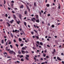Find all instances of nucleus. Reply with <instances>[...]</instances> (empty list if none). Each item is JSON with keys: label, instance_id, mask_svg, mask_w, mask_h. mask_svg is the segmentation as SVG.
<instances>
[{"label": "nucleus", "instance_id": "nucleus-1", "mask_svg": "<svg viewBox=\"0 0 64 64\" xmlns=\"http://www.w3.org/2000/svg\"><path fill=\"white\" fill-rule=\"evenodd\" d=\"M21 1L22 3H24V4H25V5H26V8L28 9V11H29V12H30V8H29V7H28V5H27V4H26V3L25 2H23L22 1Z\"/></svg>", "mask_w": 64, "mask_h": 64}, {"label": "nucleus", "instance_id": "nucleus-2", "mask_svg": "<svg viewBox=\"0 0 64 64\" xmlns=\"http://www.w3.org/2000/svg\"><path fill=\"white\" fill-rule=\"evenodd\" d=\"M9 53L10 54H13L14 55H16V53H15V52L13 51L12 50H10L9 51Z\"/></svg>", "mask_w": 64, "mask_h": 64}, {"label": "nucleus", "instance_id": "nucleus-3", "mask_svg": "<svg viewBox=\"0 0 64 64\" xmlns=\"http://www.w3.org/2000/svg\"><path fill=\"white\" fill-rule=\"evenodd\" d=\"M36 20V18H32L31 20V21H32L33 22H35V21Z\"/></svg>", "mask_w": 64, "mask_h": 64}, {"label": "nucleus", "instance_id": "nucleus-4", "mask_svg": "<svg viewBox=\"0 0 64 64\" xmlns=\"http://www.w3.org/2000/svg\"><path fill=\"white\" fill-rule=\"evenodd\" d=\"M27 48V46H25V47H23L22 48V50H26V48Z\"/></svg>", "mask_w": 64, "mask_h": 64}, {"label": "nucleus", "instance_id": "nucleus-5", "mask_svg": "<svg viewBox=\"0 0 64 64\" xmlns=\"http://www.w3.org/2000/svg\"><path fill=\"white\" fill-rule=\"evenodd\" d=\"M13 16L14 19L16 20H16V16H15V14L13 15Z\"/></svg>", "mask_w": 64, "mask_h": 64}, {"label": "nucleus", "instance_id": "nucleus-6", "mask_svg": "<svg viewBox=\"0 0 64 64\" xmlns=\"http://www.w3.org/2000/svg\"><path fill=\"white\" fill-rule=\"evenodd\" d=\"M4 55L5 56H8V54H7V53L6 52L4 53Z\"/></svg>", "mask_w": 64, "mask_h": 64}, {"label": "nucleus", "instance_id": "nucleus-7", "mask_svg": "<svg viewBox=\"0 0 64 64\" xmlns=\"http://www.w3.org/2000/svg\"><path fill=\"white\" fill-rule=\"evenodd\" d=\"M19 18L20 19H22V15L21 14L19 15Z\"/></svg>", "mask_w": 64, "mask_h": 64}, {"label": "nucleus", "instance_id": "nucleus-8", "mask_svg": "<svg viewBox=\"0 0 64 64\" xmlns=\"http://www.w3.org/2000/svg\"><path fill=\"white\" fill-rule=\"evenodd\" d=\"M21 52L22 54H25V53H26V52H25V51L23 50H22Z\"/></svg>", "mask_w": 64, "mask_h": 64}, {"label": "nucleus", "instance_id": "nucleus-9", "mask_svg": "<svg viewBox=\"0 0 64 64\" xmlns=\"http://www.w3.org/2000/svg\"><path fill=\"white\" fill-rule=\"evenodd\" d=\"M24 14L25 15H27V10H25V11L24 12Z\"/></svg>", "mask_w": 64, "mask_h": 64}, {"label": "nucleus", "instance_id": "nucleus-10", "mask_svg": "<svg viewBox=\"0 0 64 64\" xmlns=\"http://www.w3.org/2000/svg\"><path fill=\"white\" fill-rule=\"evenodd\" d=\"M29 58V56H26L25 57V58L27 60H29V58Z\"/></svg>", "mask_w": 64, "mask_h": 64}, {"label": "nucleus", "instance_id": "nucleus-11", "mask_svg": "<svg viewBox=\"0 0 64 64\" xmlns=\"http://www.w3.org/2000/svg\"><path fill=\"white\" fill-rule=\"evenodd\" d=\"M20 8H24V6L23 5H22L21 6H20Z\"/></svg>", "mask_w": 64, "mask_h": 64}, {"label": "nucleus", "instance_id": "nucleus-12", "mask_svg": "<svg viewBox=\"0 0 64 64\" xmlns=\"http://www.w3.org/2000/svg\"><path fill=\"white\" fill-rule=\"evenodd\" d=\"M57 59L58 60H59V61H61V59L58 57H57Z\"/></svg>", "mask_w": 64, "mask_h": 64}, {"label": "nucleus", "instance_id": "nucleus-13", "mask_svg": "<svg viewBox=\"0 0 64 64\" xmlns=\"http://www.w3.org/2000/svg\"><path fill=\"white\" fill-rule=\"evenodd\" d=\"M18 54H21V52H20V50H18Z\"/></svg>", "mask_w": 64, "mask_h": 64}, {"label": "nucleus", "instance_id": "nucleus-14", "mask_svg": "<svg viewBox=\"0 0 64 64\" xmlns=\"http://www.w3.org/2000/svg\"><path fill=\"white\" fill-rule=\"evenodd\" d=\"M36 22H37V23H39L40 21H39V20L38 19L36 20Z\"/></svg>", "mask_w": 64, "mask_h": 64}, {"label": "nucleus", "instance_id": "nucleus-15", "mask_svg": "<svg viewBox=\"0 0 64 64\" xmlns=\"http://www.w3.org/2000/svg\"><path fill=\"white\" fill-rule=\"evenodd\" d=\"M7 23L8 25V27H10V24H9V23L7 22Z\"/></svg>", "mask_w": 64, "mask_h": 64}, {"label": "nucleus", "instance_id": "nucleus-16", "mask_svg": "<svg viewBox=\"0 0 64 64\" xmlns=\"http://www.w3.org/2000/svg\"><path fill=\"white\" fill-rule=\"evenodd\" d=\"M35 37L36 38V39H39V37L38 36H35Z\"/></svg>", "mask_w": 64, "mask_h": 64}, {"label": "nucleus", "instance_id": "nucleus-17", "mask_svg": "<svg viewBox=\"0 0 64 64\" xmlns=\"http://www.w3.org/2000/svg\"><path fill=\"white\" fill-rule=\"evenodd\" d=\"M14 20H10V22L11 23H13V22H14Z\"/></svg>", "mask_w": 64, "mask_h": 64}, {"label": "nucleus", "instance_id": "nucleus-18", "mask_svg": "<svg viewBox=\"0 0 64 64\" xmlns=\"http://www.w3.org/2000/svg\"><path fill=\"white\" fill-rule=\"evenodd\" d=\"M40 45H42V46H43V43L42 42H40Z\"/></svg>", "mask_w": 64, "mask_h": 64}, {"label": "nucleus", "instance_id": "nucleus-19", "mask_svg": "<svg viewBox=\"0 0 64 64\" xmlns=\"http://www.w3.org/2000/svg\"><path fill=\"white\" fill-rule=\"evenodd\" d=\"M18 40H19V42H21V41H22V39H21L20 38H19Z\"/></svg>", "mask_w": 64, "mask_h": 64}, {"label": "nucleus", "instance_id": "nucleus-20", "mask_svg": "<svg viewBox=\"0 0 64 64\" xmlns=\"http://www.w3.org/2000/svg\"><path fill=\"white\" fill-rule=\"evenodd\" d=\"M46 6L47 7H48L50 6V4H46Z\"/></svg>", "mask_w": 64, "mask_h": 64}, {"label": "nucleus", "instance_id": "nucleus-21", "mask_svg": "<svg viewBox=\"0 0 64 64\" xmlns=\"http://www.w3.org/2000/svg\"><path fill=\"white\" fill-rule=\"evenodd\" d=\"M10 35L11 37H12V38H13L14 36L13 35V34H11Z\"/></svg>", "mask_w": 64, "mask_h": 64}, {"label": "nucleus", "instance_id": "nucleus-22", "mask_svg": "<svg viewBox=\"0 0 64 64\" xmlns=\"http://www.w3.org/2000/svg\"><path fill=\"white\" fill-rule=\"evenodd\" d=\"M51 27H52V28H54L55 27V26L54 25V24H52V25Z\"/></svg>", "mask_w": 64, "mask_h": 64}, {"label": "nucleus", "instance_id": "nucleus-23", "mask_svg": "<svg viewBox=\"0 0 64 64\" xmlns=\"http://www.w3.org/2000/svg\"><path fill=\"white\" fill-rule=\"evenodd\" d=\"M1 42L2 44H4V40H2Z\"/></svg>", "mask_w": 64, "mask_h": 64}, {"label": "nucleus", "instance_id": "nucleus-24", "mask_svg": "<svg viewBox=\"0 0 64 64\" xmlns=\"http://www.w3.org/2000/svg\"><path fill=\"white\" fill-rule=\"evenodd\" d=\"M36 43H37L39 45H40V44H39V43H40V42H39L37 41Z\"/></svg>", "mask_w": 64, "mask_h": 64}, {"label": "nucleus", "instance_id": "nucleus-25", "mask_svg": "<svg viewBox=\"0 0 64 64\" xmlns=\"http://www.w3.org/2000/svg\"><path fill=\"white\" fill-rule=\"evenodd\" d=\"M36 17L37 19H38V18H39V16L38 15H36Z\"/></svg>", "mask_w": 64, "mask_h": 64}, {"label": "nucleus", "instance_id": "nucleus-26", "mask_svg": "<svg viewBox=\"0 0 64 64\" xmlns=\"http://www.w3.org/2000/svg\"><path fill=\"white\" fill-rule=\"evenodd\" d=\"M24 25L26 26L27 25H26V22H24Z\"/></svg>", "mask_w": 64, "mask_h": 64}, {"label": "nucleus", "instance_id": "nucleus-27", "mask_svg": "<svg viewBox=\"0 0 64 64\" xmlns=\"http://www.w3.org/2000/svg\"><path fill=\"white\" fill-rule=\"evenodd\" d=\"M36 2H34V6H36Z\"/></svg>", "mask_w": 64, "mask_h": 64}, {"label": "nucleus", "instance_id": "nucleus-28", "mask_svg": "<svg viewBox=\"0 0 64 64\" xmlns=\"http://www.w3.org/2000/svg\"><path fill=\"white\" fill-rule=\"evenodd\" d=\"M8 41H9V42H10L8 43V44H11V42L9 40H8Z\"/></svg>", "mask_w": 64, "mask_h": 64}, {"label": "nucleus", "instance_id": "nucleus-29", "mask_svg": "<svg viewBox=\"0 0 64 64\" xmlns=\"http://www.w3.org/2000/svg\"><path fill=\"white\" fill-rule=\"evenodd\" d=\"M34 31L36 33V34H37L38 33V32H37V31L36 30H34Z\"/></svg>", "mask_w": 64, "mask_h": 64}, {"label": "nucleus", "instance_id": "nucleus-30", "mask_svg": "<svg viewBox=\"0 0 64 64\" xmlns=\"http://www.w3.org/2000/svg\"><path fill=\"white\" fill-rule=\"evenodd\" d=\"M58 9H60V4H59V6H58Z\"/></svg>", "mask_w": 64, "mask_h": 64}, {"label": "nucleus", "instance_id": "nucleus-31", "mask_svg": "<svg viewBox=\"0 0 64 64\" xmlns=\"http://www.w3.org/2000/svg\"><path fill=\"white\" fill-rule=\"evenodd\" d=\"M5 16L6 17H8V14H6L5 15Z\"/></svg>", "mask_w": 64, "mask_h": 64}, {"label": "nucleus", "instance_id": "nucleus-32", "mask_svg": "<svg viewBox=\"0 0 64 64\" xmlns=\"http://www.w3.org/2000/svg\"><path fill=\"white\" fill-rule=\"evenodd\" d=\"M23 45H24V44L22 43L20 44V46H21V47H22V46H23Z\"/></svg>", "mask_w": 64, "mask_h": 64}, {"label": "nucleus", "instance_id": "nucleus-33", "mask_svg": "<svg viewBox=\"0 0 64 64\" xmlns=\"http://www.w3.org/2000/svg\"><path fill=\"white\" fill-rule=\"evenodd\" d=\"M10 47L11 48H12H12H13V46H12V45H10Z\"/></svg>", "mask_w": 64, "mask_h": 64}, {"label": "nucleus", "instance_id": "nucleus-34", "mask_svg": "<svg viewBox=\"0 0 64 64\" xmlns=\"http://www.w3.org/2000/svg\"><path fill=\"white\" fill-rule=\"evenodd\" d=\"M21 61H24V59L22 58L21 59Z\"/></svg>", "mask_w": 64, "mask_h": 64}, {"label": "nucleus", "instance_id": "nucleus-35", "mask_svg": "<svg viewBox=\"0 0 64 64\" xmlns=\"http://www.w3.org/2000/svg\"><path fill=\"white\" fill-rule=\"evenodd\" d=\"M16 47H18L19 46H18V44H16Z\"/></svg>", "mask_w": 64, "mask_h": 64}, {"label": "nucleus", "instance_id": "nucleus-36", "mask_svg": "<svg viewBox=\"0 0 64 64\" xmlns=\"http://www.w3.org/2000/svg\"><path fill=\"white\" fill-rule=\"evenodd\" d=\"M31 33L32 34V35H33V34H34V32L32 31L31 32Z\"/></svg>", "mask_w": 64, "mask_h": 64}, {"label": "nucleus", "instance_id": "nucleus-37", "mask_svg": "<svg viewBox=\"0 0 64 64\" xmlns=\"http://www.w3.org/2000/svg\"><path fill=\"white\" fill-rule=\"evenodd\" d=\"M61 55H62V56H64V53L62 52V53H61Z\"/></svg>", "mask_w": 64, "mask_h": 64}, {"label": "nucleus", "instance_id": "nucleus-38", "mask_svg": "<svg viewBox=\"0 0 64 64\" xmlns=\"http://www.w3.org/2000/svg\"><path fill=\"white\" fill-rule=\"evenodd\" d=\"M17 23H18V24H19V23H20V21H19L18 22H17Z\"/></svg>", "mask_w": 64, "mask_h": 64}, {"label": "nucleus", "instance_id": "nucleus-39", "mask_svg": "<svg viewBox=\"0 0 64 64\" xmlns=\"http://www.w3.org/2000/svg\"><path fill=\"white\" fill-rule=\"evenodd\" d=\"M38 31H41V30L40 29V28H39L38 29Z\"/></svg>", "mask_w": 64, "mask_h": 64}, {"label": "nucleus", "instance_id": "nucleus-40", "mask_svg": "<svg viewBox=\"0 0 64 64\" xmlns=\"http://www.w3.org/2000/svg\"><path fill=\"white\" fill-rule=\"evenodd\" d=\"M54 52H52V54H53L54 55V54H55V53H54Z\"/></svg>", "mask_w": 64, "mask_h": 64}, {"label": "nucleus", "instance_id": "nucleus-41", "mask_svg": "<svg viewBox=\"0 0 64 64\" xmlns=\"http://www.w3.org/2000/svg\"><path fill=\"white\" fill-rule=\"evenodd\" d=\"M14 6V4L13 3H12V7Z\"/></svg>", "mask_w": 64, "mask_h": 64}, {"label": "nucleus", "instance_id": "nucleus-42", "mask_svg": "<svg viewBox=\"0 0 64 64\" xmlns=\"http://www.w3.org/2000/svg\"><path fill=\"white\" fill-rule=\"evenodd\" d=\"M14 9L15 10H18V9H17V8H15Z\"/></svg>", "mask_w": 64, "mask_h": 64}, {"label": "nucleus", "instance_id": "nucleus-43", "mask_svg": "<svg viewBox=\"0 0 64 64\" xmlns=\"http://www.w3.org/2000/svg\"><path fill=\"white\" fill-rule=\"evenodd\" d=\"M19 57L20 58H23V56H19Z\"/></svg>", "mask_w": 64, "mask_h": 64}, {"label": "nucleus", "instance_id": "nucleus-44", "mask_svg": "<svg viewBox=\"0 0 64 64\" xmlns=\"http://www.w3.org/2000/svg\"><path fill=\"white\" fill-rule=\"evenodd\" d=\"M14 42H16V40H14Z\"/></svg>", "mask_w": 64, "mask_h": 64}, {"label": "nucleus", "instance_id": "nucleus-45", "mask_svg": "<svg viewBox=\"0 0 64 64\" xmlns=\"http://www.w3.org/2000/svg\"><path fill=\"white\" fill-rule=\"evenodd\" d=\"M54 52H55H55H56V51H55V49H54Z\"/></svg>", "mask_w": 64, "mask_h": 64}, {"label": "nucleus", "instance_id": "nucleus-46", "mask_svg": "<svg viewBox=\"0 0 64 64\" xmlns=\"http://www.w3.org/2000/svg\"><path fill=\"white\" fill-rule=\"evenodd\" d=\"M8 47L6 46V50H7L8 49Z\"/></svg>", "mask_w": 64, "mask_h": 64}, {"label": "nucleus", "instance_id": "nucleus-47", "mask_svg": "<svg viewBox=\"0 0 64 64\" xmlns=\"http://www.w3.org/2000/svg\"><path fill=\"white\" fill-rule=\"evenodd\" d=\"M32 48H33V49H34V50H35V48L34 47H32Z\"/></svg>", "mask_w": 64, "mask_h": 64}, {"label": "nucleus", "instance_id": "nucleus-48", "mask_svg": "<svg viewBox=\"0 0 64 64\" xmlns=\"http://www.w3.org/2000/svg\"><path fill=\"white\" fill-rule=\"evenodd\" d=\"M8 10H10L11 9V8H10L8 7Z\"/></svg>", "mask_w": 64, "mask_h": 64}, {"label": "nucleus", "instance_id": "nucleus-49", "mask_svg": "<svg viewBox=\"0 0 64 64\" xmlns=\"http://www.w3.org/2000/svg\"><path fill=\"white\" fill-rule=\"evenodd\" d=\"M39 13L40 15H41V12H39Z\"/></svg>", "mask_w": 64, "mask_h": 64}, {"label": "nucleus", "instance_id": "nucleus-50", "mask_svg": "<svg viewBox=\"0 0 64 64\" xmlns=\"http://www.w3.org/2000/svg\"><path fill=\"white\" fill-rule=\"evenodd\" d=\"M16 62H17V63H20V62H19V61H16Z\"/></svg>", "mask_w": 64, "mask_h": 64}, {"label": "nucleus", "instance_id": "nucleus-51", "mask_svg": "<svg viewBox=\"0 0 64 64\" xmlns=\"http://www.w3.org/2000/svg\"><path fill=\"white\" fill-rule=\"evenodd\" d=\"M6 46H7V45H8V44H7V42H6Z\"/></svg>", "mask_w": 64, "mask_h": 64}, {"label": "nucleus", "instance_id": "nucleus-52", "mask_svg": "<svg viewBox=\"0 0 64 64\" xmlns=\"http://www.w3.org/2000/svg\"><path fill=\"white\" fill-rule=\"evenodd\" d=\"M36 26V27L37 28H39V27L38 26Z\"/></svg>", "mask_w": 64, "mask_h": 64}, {"label": "nucleus", "instance_id": "nucleus-53", "mask_svg": "<svg viewBox=\"0 0 64 64\" xmlns=\"http://www.w3.org/2000/svg\"><path fill=\"white\" fill-rule=\"evenodd\" d=\"M34 59L35 61H36V58H35V57H34Z\"/></svg>", "mask_w": 64, "mask_h": 64}, {"label": "nucleus", "instance_id": "nucleus-54", "mask_svg": "<svg viewBox=\"0 0 64 64\" xmlns=\"http://www.w3.org/2000/svg\"><path fill=\"white\" fill-rule=\"evenodd\" d=\"M43 56H46V54H43Z\"/></svg>", "mask_w": 64, "mask_h": 64}, {"label": "nucleus", "instance_id": "nucleus-55", "mask_svg": "<svg viewBox=\"0 0 64 64\" xmlns=\"http://www.w3.org/2000/svg\"><path fill=\"white\" fill-rule=\"evenodd\" d=\"M7 40V39H5L4 40V41H5V42H6V41Z\"/></svg>", "mask_w": 64, "mask_h": 64}, {"label": "nucleus", "instance_id": "nucleus-56", "mask_svg": "<svg viewBox=\"0 0 64 64\" xmlns=\"http://www.w3.org/2000/svg\"><path fill=\"white\" fill-rule=\"evenodd\" d=\"M34 28H36V26L35 25H34Z\"/></svg>", "mask_w": 64, "mask_h": 64}, {"label": "nucleus", "instance_id": "nucleus-57", "mask_svg": "<svg viewBox=\"0 0 64 64\" xmlns=\"http://www.w3.org/2000/svg\"><path fill=\"white\" fill-rule=\"evenodd\" d=\"M47 47H50V46H49V45H47Z\"/></svg>", "mask_w": 64, "mask_h": 64}, {"label": "nucleus", "instance_id": "nucleus-58", "mask_svg": "<svg viewBox=\"0 0 64 64\" xmlns=\"http://www.w3.org/2000/svg\"><path fill=\"white\" fill-rule=\"evenodd\" d=\"M20 34L21 35H22V34H23V33L22 32H20Z\"/></svg>", "mask_w": 64, "mask_h": 64}, {"label": "nucleus", "instance_id": "nucleus-59", "mask_svg": "<svg viewBox=\"0 0 64 64\" xmlns=\"http://www.w3.org/2000/svg\"><path fill=\"white\" fill-rule=\"evenodd\" d=\"M26 53H28V52L27 51H26Z\"/></svg>", "mask_w": 64, "mask_h": 64}, {"label": "nucleus", "instance_id": "nucleus-60", "mask_svg": "<svg viewBox=\"0 0 64 64\" xmlns=\"http://www.w3.org/2000/svg\"><path fill=\"white\" fill-rule=\"evenodd\" d=\"M6 3V1H5V0H4V4H5Z\"/></svg>", "mask_w": 64, "mask_h": 64}, {"label": "nucleus", "instance_id": "nucleus-61", "mask_svg": "<svg viewBox=\"0 0 64 64\" xmlns=\"http://www.w3.org/2000/svg\"><path fill=\"white\" fill-rule=\"evenodd\" d=\"M48 16H50V14H48Z\"/></svg>", "mask_w": 64, "mask_h": 64}, {"label": "nucleus", "instance_id": "nucleus-62", "mask_svg": "<svg viewBox=\"0 0 64 64\" xmlns=\"http://www.w3.org/2000/svg\"><path fill=\"white\" fill-rule=\"evenodd\" d=\"M41 64H45V63H44V62H43L42 63H41Z\"/></svg>", "mask_w": 64, "mask_h": 64}, {"label": "nucleus", "instance_id": "nucleus-63", "mask_svg": "<svg viewBox=\"0 0 64 64\" xmlns=\"http://www.w3.org/2000/svg\"><path fill=\"white\" fill-rule=\"evenodd\" d=\"M12 3H14V2L13 1H11Z\"/></svg>", "mask_w": 64, "mask_h": 64}, {"label": "nucleus", "instance_id": "nucleus-64", "mask_svg": "<svg viewBox=\"0 0 64 64\" xmlns=\"http://www.w3.org/2000/svg\"><path fill=\"white\" fill-rule=\"evenodd\" d=\"M17 30H15V32H17Z\"/></svg>", "mask_w": 64, "mask_h": 64}]
</instances>
